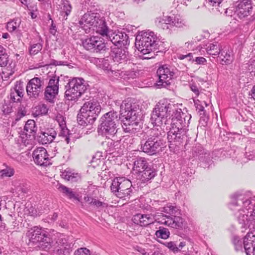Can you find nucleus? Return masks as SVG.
Masks as SVG:
<instances>
[{
  "instance_id": "nucleus-1",
  "label": "nucleus",
  "mask_w": 255,
  "mask_h": 255,
  "mask_svg": "<svg viewBox=\"0 0 255 255\" xmlns=\"http://www.w3.org/2000/svg\"><path fill=\"white\" fill-rule=\"evenodd\" d=\"M191 118L185 115L181 109L166 99L160 100L155 106L151 114L150 121L153 125L160 126L170 124L171 127H186Z\"/></svg>"
},
{
  "instance_id": "nucleus-2",
  "label": "nucleus",
  "mask_w": 255,
  "mask_h": 255,
  "mask_svg": "<svg viewBox=\"0 0 255 255\" xmlns=\"http://www.w3.org/2000/svg\"><path fill=\"white\" fill-rule=\"evenodd\" d=\"M151 129L148 133H145L140 138L141 150L149 155L158 153L164 147L165 141L163 137L165 132L160 126Z\"/></svg>"
},
{
  "instance_id": "nucleus-3",
  "label": "nucleus",
  "mask_w": 255,
  "mask_h": 255,
  "mask_svg": "<svg viewBox=\"0 0 255 255\" xmlns=\"http://www.w3.org/2000/svg\"><path fill=\"white\" fill-rule=\"evenodd\" d=\"M120 115L123 119V128L126 132L133 133L135 132L138 124V119H140L141 111L139 106L131 102V99H127L123 101L120 107Z\"/></svg>"
},
{
  "instance_id": "nucleus-4",
  "label": "nucleus",
  "mask_w": 255,
  "mask_h": 255,
  "mask_svg": "<svg viewBox=\"0 0 255 255\" xmlns=\"http://www.w3.org/2000/svg\"><path fill=\"white\" fill-rule=\"evenodd\" d=\"M99 103L94 100L85 102L77 115V122L82 126L93 125L101 111Z\"/></svg>"
},
{
  "instance_id": "nucleus-5",
  "label": "nucleus",
  "mask_w": 255,
  "mask_h": 255,
  "mask_svg": "<svg viewBox=\"0 0 255 255\" xmlns=\"http://www.w3.org/2000/svg\"><path fill=\"white\" fill-rule=\"evenodd\" d=\"M120 115L114 110L102 116L100 119L101 124L99 132L107 137L114 136L117 132V127L121 119Z\"/></svg>"
},
{
  "instance_id": "nucleus-6",
  "label": "nucleus",
  "mask_w": 255,
  "mask_h": 255,
  "mask_svg": "<svg viewBox=\"0 0 255 255\" xmlns=\"http://www.w3.org/2000/svg\"><path fill=\"white\" fill-rule=\"evenodd\" d=\"M26 235L29 238L28 246L37 250H47L50 249L51 239L41 228L34 227L27 232Z\"/></svg>"
},
{
  "instance_id": "nucleus-7",
  "label": "nucleus",
  "mask_w": 255,
  "mask_h": 255,
  "mask_svg": "<svg viewBox=\"0 0 255 255\" xmlns=\"http://www.w3.org/2000/svg\"><path fill=\"white\" fill-rule=\"evenodd\" d=\"M26 235L29 238L28 246L37 250H47L50 249L51 239L41 228L34 227L27 232Z\"/></svg>"
},
{
  "instance_id": "nucleus-8",
  "label": "nucleus",
  "mask_w": 255,
  "mask_h": 255,
  "mask_svg": "<svg viewBox=\"0 0 255 255\" xmlns=\"http://www.w3.org/2000/svg\"><path fill=\"white\" fill-rule=\"evenodd\" d=\"M159 42V40L153 32H146L136 36L135 45L143 55H146L158 49Z\"/></svg>"
},
{
  "instance_id": "nucleus-9",
  "label": "nucleus",
  "mask_w": 255,
  "mask_h": 255,
  "mask_svg": "<svg viewBox=\"0 0 255 255\" xmlns=\"http://www.w3.org/2000/svg\"><path fill=\"white\" fill-rule=\"evenodd\" d=\"M88 87L82 78L69 79L65 86V97L69 101H76L87 90Z\"/></svg>"
},
{
  "instance_id": "nucleus-10",
  "label": "nucleus",
  "mask_w": 255,
  "mask_h": 255,
  "mask_svg": "<svg viewBox=\"0 0 255 255\" xmlns=\"http://www.w3.org/2000/svg\"><path fill=\"white\" fill-rule=\"evenodd\" d=\"M110 188L112 193L124 200L128 201L133 193L131 181L125 178H114Z\"/></svg>"
},
{
  "instance_id": "nucleus-11",
  "label": "nucleus",
  "mask_w": 255,
  "mask_h": 255,
  "mask_svg": "<svg viewBox=\"0 0 255 255\" xmlns=\"http://www.w3.org/2000/svg\"><path fill=\"white\" fill-rule=\"evenodd\" d=\"M82 44L83 47L90 52L105 54L110 53V47L105 43L104 39L99 36H87L82 39Z\"/></svg>"
},
{
  "instance_id": "nucleus-12",
  "label": "nucleus",
  "mask_w": 255,
  "mask_h": 255,
  "mask_svg": "<svg viewBox=\"0 0 255 255\" xmlns=\"http://www.w3.org/2000/svg\"><path fill=\"white\" fill-rule=\"evenodd\" d=\"M187 130L186 127H182L178 125V127H171L167 132V139L170 144L176 146L182 145L187 141Z\"/></svg>"
},
{
  "instance_id": "nucleus-13",
  "label": "nucleus",
  "mask_w": 255,
  "mask_h": 255,
  "mask_svg": "<svg viewBox=\"0 0 255 255\" xmlns=\"http://www.w3.org/2000/svg\"><path fill=\"white\" fill-rule=\"evenodd\" d=\"M254 9L252 0H238L235 5V14L241 20H246L252 15Z\"/></svg>"
},
{
  "instance_id": "nucleus-14",
  "label": "nucleus",
  "mask_w": 255,
  "mask_h": 255,
  "mask_svg": "<svg viewBox=\"0 0 255 255\" xmlns=\"http://www.w3.org/2000/svg\"><path fill=\"white\" fill-rule=\"evenodd\" d=\"M243 244L247 255H255V231L248 233L243 241L234 246L236 251H242Z\"/></svg>"
},
{
  "instance_id": "nucleus-15",
  "label": "nucleus",
  "mask_w": 255,
  "mask_h": 255,
  "mask_svg": "<svg viewBox=\"0 0 255 255\" xmlns=\"http://www.w3.org/2000/svg\"><path fill=\"white\" fill-rule=\"evenodd\" d=\"M154 220L160 224H163L173 228L180 229L183 227L184 220L179 216H167L163 213L154 215Z\"/></svg>"
},
{
  "instance_id": "nucleus-16",
  "label": "nucleus",
  "mask_w": 255,
  "mask_h": 255,
  "mask_svg": "<svg viewBox=\"0 0 255 255\" xmlns=\"http://www.w3.org/2000/svg\"><path fill=\"white\" fill-rule=\"evenodd\" d=\"M110 54L113 57L114 61L117 64L118 66L120 65V69L118 71H121L122 69H124L125 66L128 62L130 64V60L128 58V52L125 49L119 47H114L110 49Z\"/></svg>"
},
{
  "instance_id": "nucleus-17",
  "label": "nucleus",
  "mask_w": 255,
  "mask_h": 255,
  "mask_svg": "<svg viewBox=\"0 0 255 255\" xmlns=\"http://www.w3.org/2000/svg\"><path fill=\"white\" fill-rule=\"evenodd\" d=\"M171 67L167 64L160 66L157 70L156 73L159 78L157 85L158 87H164L170 85V80L173 78L175 73Z\"/></svg>"
},
{
  "instance_id": "nucleus-18",
  "label": "nucleus",
  "mask_w": 255,
  "mask_h": 255,
  "mask_svg": "<svg viewBox=\"0 0 255 255\" xmlns=\"http://www.w3.org/2000/svg\"><path fill=\"white\" fill-rule=\"evenodd\" d=\"M44 81L38 77H34L29 81L26 89L30 98H36L43 91Z\"/></svg>"
},
{
  "instance_id": "nucleus-19",
  "label": "nucleus",
  "mask_w": 255,
  "mask_h": 255,
  "mask_svg": "<svg viewBox=\"0 0 255 255\" xmlns=\"http://www.w3.org/2000/svg\"><path fill=\"white\" fill-rule=\"evenodd\" d=\"M100 15L99 13H86L82 16L78 23L86 33L90 32V29L96 23V21L99 19Z\"/></svg>"
},
{
  "instance_id": "nucleus-20",
  "label": "nucleus",
  "mask_w": 255,
  "mask_h": 255,
  "mask_svg": "<svg viewBox=\"0 0 255 255\" xmlns=\"http://www.w3.org/2000/svg\"><path fill=\"white\" fill-rule=\"evenodd\" d=\"M59 77L52 76L49 81L48 85L46 87L44 95L46 100L51 102L58 93Z\"/></svg>"
},
{
  "instance_id": "nucleus-21",
  "label": "nucleus",
  "mask_w": 255,
  "mask_h": 255,
  "mask_svg": "<svg viewBox=\"0 0 255 255\" xmlns=\"http://www.w3.org/2000/svg\"><path fill=\"white\" fill-rule=\"evenodd\" d=\"M32 157L35 164L40 166L49 164V157L46 149L43 147L36 148L32 153Z\"/></svg>"
},
{
  "instance_id": "nucleus-22",
  "label": "nucleus",
  "mask_w": 255,
  "mask_h": 255,
  "mask_svg": "<svg viewBox=\"0 0 255 255\" xmlns=\"http://www.w3.org/2000/svg\"><path fill=\"white\" fill-rule=\"evenodd\" d=\"M154 216L152 214H136L132 218V221L136 225L145 227L154 222Z\"/></svg>"
},
{
  "instance_id": "nucleus-23",
  "label": "nucleus",
  "mask_w": 255,
  "mask_h": 255,
  "mask_svg": "<svg viewBox=\"0 0 255 255\" xmlns=\"http://www.w3.org/2000/svg\"><path fill=\"white\" fill-rule=\"evenodd\" d=\"M23 88L22 83H16L15 87L13 89H11L9 94V101L15 105H18L21 103V98L23 96Z\"/></svg>"
},
{
  "instance_id": "nucleus-24",
  "label": "nucleus",
  "mask_w": 255,
  "mask_h": 255,
  "mask_svg": "<svg viewBox=\"0 0 255 255\" xmlns=\"http://www.w3.org/2000/svg\"><path fill=\"white\" fill-rule=\"evenodd\" d=\"M57 133L52 128H47L44 131H41L37 136V140L42 144H46L52 142L55 138Z\"/></svg>"
},
{
  "instance_id": "nucleus-25",
  "label": "nucleus",
  "mask_w": 255,
  "mask_h": 255,
  "mask_svg": "<svg viewBox=\"0 0 255 255\" xmlns=\"http://www.w3.org/2000/svg\"><path fill=\"white\" fill-rule=\"evenodd\" d=\"M239 201H241L243 207L246 209L251 204V201L250 198L242 192H237L232 196V202L231 206H240Z\"/></svg>"
},
{
  "instance_id": "nucleus-26",
  "label": "nucleus",
  "mask_w": 255,
  "mask_h": 255,
  "mask_svg": "<svg viewBox=\"0 0 255 255\" xmlns=\"http://www.w3.org/2000/svg\"><path fill=\"white\" fill-rule=\"evenodd\" d=\"M96 23L94 24L92 27V30L96 31L97 33L100 34L103 36L108 35V33L110 32L109 28L107 26L105 18L103 16L100 15V17L98 20L96 21Z\"/></svg>"
},
{
  "instance_id": "nucleus-27",
  "label": "nucleus",
  "mask_w": 255,
  "mask_h": 255,
  "mask_svg": "<svg viewBox=\"0 0 255 255\" xmlns=\"http://www.w3.org/2000/svg\"><path fill=\"white\" fill-rule=\"evenodd\" d=\"M107 38H109L111 41L115 45L122 44L123 45H127L128 41V36L125 32H118L117 33H108V36H106Z\"/></svg>"
},
{
  "instance_id": "nucleus-28",
  "label": "nucleus",
  "mask_w": 255,
  "mask_h": 255,
  "mask_svg": "<svg viewBox=\"0 0 255 255\" xmlns=\"http://www.w3.org/2000/svg\"><path fill=\"white\" fill-rule=\"evenodd\" d=\"M196 155L198 156L199 160L202 162L201 165L204 168H209L213 163L210 153L205 149L201 148L198 149V152L195 151Z\"/></svg>"
},
{
  "instance_id": "nucleus-29",
  "label": "nucleus",
  "mask_w": 255,
  "mask_h": 255,
  "mask_svg": "<svg viewBox=\"0 0 255 255\" xmlns=\"http://www.w3.org/2000/svg\"><path fill=\"white\" fill-rule=\"evenodd\" d=\"M154 169L149 165L139 173V179L142 183H145L153 178L156 175Z\"/></svg>"
},
{
  "instance_id": "nucleus-30",
  "label": "nucleus",
  "mask_w": 255,
  "mask_h": 255,
  "mask_svg": "<svg viewBox=\"0 0 255 255\" xmlns=\"http://www.w3.org/2000/svg\"><path fill=\"white\" fill-rule=\"evenodd\" d=\"M37 131L35 122L34 120H28L24 127L23 132L26 137L31 138V137L35 138Z\"/></svg>"
},
{
  "instance_id": "nucleus-31",
  "label": "nucleus",
  "mask_w": 255,
  "mask_h": 255,
  "mask_svg": "<svg viewBox=\"0 0 255 255\" xmlns=\"http://www.w3.org/2000/svg\"><path fill=\"white\" fill-rule=\"evenodd\" d=\"M61 176L65 180L71 182H77L81 180L80 174L75 172L73 170L67 168L62 172Z\"/></svg>"
},
{
  "instance_id": "nucleus-32",
  "label": "nucleus",
  "mask_w": 255,
  "mask_h": 255,
  "mask_svg": "<svg viewBox=\"0 0 255 255\" xmlns=\"http://www.w3.org/2000/svg\"><path fill=\"white\" fill-rule=\"evenodd\" d=\"M58 190L62 192L63 195L66 196L69 199H74L75 200L78 201V202H81L80 198L79 197V195L76 194L74 192L72 191V190L70 188L67 187L66 186L60 184L58 187Z\"/></svg>"
},
{
  "instance_id": "nucleus-33",
  "label": "nucleus",
  "mask_w": 255,
  "mask_h": 255,
  "mask_svg": "<svg viewBox=\"0 0 255 255\" xmlns=\"http://www.w3.org/2000/svg\"><path fill=\"white\" fill-rule=\"evenodd\" d=\"M149 165V163L145 158L138 156L135 159L133 162V169L139 173Z\"/></svg>"
},
{
  "instance_id": "nucleus-34",
  "label": "nucleus",
  "mask_w": 255,
  "mask_h": 255,
  "mask_svg": "<svg viewBox=\"0 0 255 255\" xmlns=\"http://www.w3.org/2000/svg\"><path fill=\"white\" fill-rule=\"evenodd\" d=\"M61 14L63 15L64 19L66 20L72 11V5L68 0H61Z\"/></svg>"
},
{
  "instance_id": "nucleus-35",
  "label": "nucleus",
  "mask_w": 255,
  "mask_h": 255,
  "mask_svg": "<svg viewBox=\"0 0 255 255\" xmlns=\"http://www.w3.org/2000/svg\"><path fill=\"white\" fill-rule=\"evenodd\" d=\"M220 55L219 56L221 59V63L223 65H228L232 63L233 60V54L231 51L228 50H221L220 52Z\"/></svg>"
},
{
  "instance_id": "nucleus-36",
  "label": "nucleus",
  "mask_w": 255,
  "mask_h": 255,
  "mask_svg": "<svg viewBox=\"0 0 255 255\" xmlns=\"http://www.w3.org/2000/svg\"><path fill=\"white\" fill-rule=\"evenodd\" d=\"M248 214V209L246 210L240 209L238 210V212L236 214V216L240 224L245 225L248 223L250 220Z\"/></svg>"
},
{
  "instance_id": "nucleus-37",
  "label": "nucleus",
  "mask_w": 255,
  "mask_h": 255,
  "mask_svg": "<svg viewBox=\"0 0 255 255\" xmlns=\"http://www.w3.org/2000/svg\"><path fill=\"white\" fill-rule=\"evenodd\" d=\"M221 50L219 45L217 43L210 44L207 48V53L212 55H219Z\"/></svg>"
},
{
  "instance_id": "nucleus-38",
  "label": "nucleus",
  "mask_w": 255,
  "mask_h": 255,
  "mask_svg": "<svg viewBox=\"0 0 255 255\" xmlns=\"http://www.w3.org/2000/svg\"><path fill=\"white\" fill-rule=\"evenodd\" d=\"M14 174V170L10 166H6V168L0 170V177L1 178L4 177H10Z\"/></svg>"
},
{
  "instance_id": "nucleus-39",
  "label": "nucleus",
  "mask_w": 255,
  "mask_h": 255,
  "mask_svg": "<svg viewBox=\"0 0 255 255\" xmlns=\"http://www.w3.org/2000/svg\"><path fill=\"white\" fill-rule=\"evenodd\" d=\"M16 106V105L12 103L10 101H4V103L2 106V110L5 115H7L13 111V108Z\"/></svg>"
},
{
  "instance_id": "nucleus-40",
  "label": "nucleus",
  "mask_w": 255,
  "mask_h": 255,
  "mask_svg": "<svg viewBox=\"0 0 255 255\" xmlns=\"http://www.w3.org/2000/svg\"><path fill=\"white\" fill-rule=\"evenodd\" d=\"M20 23V22L18 19H14L7 22L6 29L9 32H12L19 26Z\"/></svg>"
},
{
  "instance_id": "nucleus-41",
  "label": "nucleus",
  "mask_w": 255,
  "mask_h": 255,
  "mask_svg": "<svg viewBox=\"0 0 255 255\" xmlns=\"http://www.w3.org/2000/svg\"><path fill=\"white\" fill-rule=\"evenodd\" d=\"M42 44L37 43L30 44L29 48V51L30 55H35L37 54L42 48Z\"/></svg>"
},
{
  "instance_id": "nucleus-42",
  "label": "nucleus",
  "mask_w": 255,
  "mask_h": 255,
  "mask_svg": "<svg viewBox=\"0 0 255 255\" xmlns=\"http://www.w3.org/2000/svg\"><path fill=\"white\" fill-rule=\"evenodd\" d=\"M16 106H17V112L16 115L15 121H19L22 117L25 116L26 113V111L25 110V108L22 105L21 103L19 104L18 105H16Z\"/></svg>"
},
{
  "instance_id": "nucleus-43",
  "label": "nucleus",
  "mask_w": 255,
  "mask_h": 255,
  "mask_svg": "<svg viewBox=\"0 0 255 255\" xmlns=\"http://www.w3.org/2000/svg\"><path fill=\"white\" fill-rule=\"evenodd\" d=\"M170 233L167 229L160 227L159 229L156 231L155 235L161 239H166L169 237Z\"/></svg>"
},
{
  "instance_id": "nucleus-44",
  "label": "nucleus",
  "mask_w": 255,
  "mask_h": 255,
  "mask_svg": "<svg viewBox=\"0 0 255 255\" xmlns=\"http://www.w3.org/2000/svg\"><path fill=\"white\" fill-rule=\"evenodd\" d=\"M121 140H117L115 141L111 139L107 143V145L109 147L110 151L118 149L120 147Z\"/></svg>"
},
{
  "instance_id": "nucleus-45",
  "label": "nucleus",
  "mask_w": 255,
  "mask_h": 255,
  "mask_svg": "<svg viewBox=\"0 0 255 255\" xmlns=\"http://www.w3.org/2000/svg\"><path fill=\"white\" fill-rule=\"evenodd\" d=\"M74 255H91V252L86 248H80L75 251Z\"/></svg>"
},
{
  "instance_id": "nucleus-46",
  "label": "nucleus",
  "mask_w": 255,
  "mask_h": 255,
  "mask_svg": "<svg viewBox=\"0 0 255 255\" xmlns=\"http://www.w3.org/2000/svg\"><path fill=\"white\" fill-rule=\"evenodd\" d=\"M8 62V56L5 52L0 53V66L5 67L7 65Z\"/></svg>"
},
{
  "instance_id": "nucleus-47",
  "label": "nucleus",
  "mask_w": 255,
  "mask_h": 255,
  "mask_svg": "<svg viewBox=\"0 0 255 255\" xmlns=\"http://www.w3.org/2000/svg\"><path fill=\"white\" fill-rule=\"evenodd\" d=\"M39 115H45L48 113V109L45 104H41L37 107V110Z\"/></svg>"
},
{
  "instance_id": "nucleus-48",
  "label": "nucleus",
  "mask_w": 255,
  "mask_h": 255,
  "mask_svg": "<svg viewBox=\"0 0 255 255\" xmlns=\"http://www.w3.org/2000/svg\"><path fill=\"white\" fill-rule=\"evenodd\" d=\"M166 247L174 253L178 252L180 251L176 244L173 242L167 243Z\"/></svg>"
},
{
  "instance_id": "nucleus-49",
  "label": "nucleus",
  "mask_w": 255,
  "mask_h": 255,
  "mask_svg": "<svg viewBox=\"0 0 255 255\" xmlns=\"http://www.w3.org/2000/svg\"><path fill=\"white\" fill-rule=\"evenodd\" d=\"M61 127V130L60 132L59 133V135L60 136H62L63 137H65L68 134H69V130L67 128H65L62 126L61 125H59Z\"/></svg>"
},
{
  "instance_id": "nucleus-50",
  "label": "nucleus",
  "mask_w": 255,
  "mask_h": 255,
  "mask_svg": "<svg viewBox=\"0 0 255 255\" xmlns=\"http://www.w3.org/2000/svg\"><path fill=\"white\" fill-rule=\"evenodd\" d=\"M62 246L63 247V248H61L60 249H58V251H59L60 253H62V252H64L63 250L64 249L65 250H67V252L69 253V251L72 248L73 244H72V243L66 244L65 243H63Z\"/></svg>"
},
{
  "instance_id": "nucleus-51",
  "label": "nucleus",
  "mask_w": 255,
  "mask_h": 255,
  "mask_svg": "<svg viewBox=\"0 0 255 255\" xmlns=\"http://www.w3.org/2000/svg\"><path fill=\"white\" fill-rule=\"evenodd\" d=\"M195 105L196 106V110H198V112L200 113V115H204L205 110L203 106L197 102H195Z\"/></svg>"
},
{
  "instance_id": "nucleus-52",
  "label": "nucleus",
  "mask_w": 255,
  "mask_h": 255,
  "mask_svg": "<svg viewBox=\"0 0 255 255\" xmlns=\"http://www.w3.org/2000/svg\"><path fill=\"white\" fill-rule=\"evenodd\" d=\"M106 204L96 199H94V201L91 205L95 206L97 208L104 207Z\"/></svg>"
},
{
  "instance_id": "nucleus-53",
  "label": "nucleus",
  "mask_w": 255,
  "mask_h": 255,
  "mask_svg": "<svg viewBox=\"0 0 255 255\" xmlns=\"http://www.w3.org/2000/svg\"><path fill=\"white\" fill-rule=\"evenodd\" d=\"M191 90L194 93L196 96H198L200 94V92L198 87L195 84H191L190 85Z\"/></svg>"
},
{
  "instance_id": "nucleus-54",
  "label": "nucleus",
  "mask_w": 255,
  "mask_h": 255,
  "mask_svg": "<svg viewBox=\"0 0 255 255\" xmlns=\"http://www.w3.org/2000/svg\"><path fill=\"white\" fill-rule=\"evenodd\" d=\"M164 21L162 24H170L173 26L174 22V18L171 16H167L165 20H162V21Z\"/></svg>"
},
{
  "instance_id": "nucleus-55",
  "label": "nucleus",
  "mask_w": 255,
  "mask_h": 255,
  "mask_svg": "<svg viewBox=\"0 0 255 255\" xmlns=\"http://www.w3.org/2000/svg\"><path fill=\"white\" fill-rule=\"evenodd\" d=\"M102 63V68L104 70L109 71L110 69H111L108 60L103 59Z\"/></svg>"
},
{
  "instance_id": "nucleus-56",
  "label": "nucleus",
  "mask_w": 255,
  "mask_h": 255,
  "mask_svg": "<svg viewBox=\"0 0 255 255\" xmlns=\"http://www.w3.org/2000/svg\"><path fill=\"white\" fill-rule=\"evenodd\" d=\"M183 23L182 22L181 20H180L178 18L174 17V22L173 24V26H175L177 27H182Z\"/></svg>"
},
{
  "instance_id": "nucleus-57",
  "label": "nucleus",
  "mask_w": 255,
  "mask_h": 255,
  "mask_svg": "<svg viewBox=\"0 0 255 255\" xmlns=\"http://www.w3.org/2000/svg\"><path fill=\"white\" fill-rule=\"evenodd\" d=\"M29 205H28L26 208H27L26 209V211H28V213L31 215V216H34L36 213V210L34 209V208L31 205H30V207L29 208Z\"/></svg>"
},
{
  "instance_id": "nucleus-58",
  "label": "nucleus",
  "mask_w": 255,
  "mask_h": 255,
  "mask_svg": "<svg viewBox=\"0 0 255 255\" xmlns=\"http://www.w3.org/2000/svg\"><path fill=\"white\" fill-rule=\"evenodd\" d=\"M96 156H99V157L102 156L100 152H98L95 156H93L92 159L91 160V162H96L97 164L100 162V159L96 158Z\"/></svg>"
},
{
  "instance_id": "nucleus-59",
  "label": "nucleus",
  "mask_w": 255,
  "mask_h": 255,
  "mask_svg": "<svg viewBox=\"0 0 255 255\" xmlns=\"http://www.w3.org/2000/svg\"><path fill=\"white\" fill-rule=\"evenodd\" d=\"M193 61H194V60H193ZM195 61L198 64H202L206 61V60L203 57H197L196 58Z\"/></svg>"
},
{
  "instance_id": "nucleus-60",
  "label": "nucleus",
  "mask_w": 255,
  "mask_h": 255,
  "mask_svg": "<svg viewBox=\"0 0 255 255\" xmlns=\"http://www.w3.org/2000/svg\"><path fill=\"white\" fill-rule=\"evenodd\" d=\"M57 31L56 25L54 24L53 20L50 27V32L53 35H55Z\"/></svg>"
},
{
  "instance_id": "nucleus-61",
  "label": "nucleus",
  "mask_w": 255,
  "mask_h": 255,
  "mask_svg": "<svg viewBox=\"0 0 255 255\" xmlns=\"http://www.w3.org/2000/svg\"><path fill=\"white\" fill-rule=\"evenodd\" d=\"M250 67V69L252 70V75L255 77V60H253L251 62Z\"/></svg>"
},
{
  "instance_id": "nucleus-62",
  "label": "nucleus",
  "mask_w": 255,
  "mask_h": 255,
  "mask_svg": "<svg viewBox=\"0 0 255 255\" xmlns=\"http://www.w3.org/2000/svg\"><path fill=\"white\" fill-rule=\"evenodd\" d=\"M222 0H209L210 4L213 6H219Z\"/></svg>"
},
{
  "instance_id": "nucleus-63",
  "label": "nucleus",
  "mask_w": 255,
  "mask_h": 255,
  "mask_svg": "<svg viewBox=\"0 0 255 255\" xmlns=\"http://www.w3.org/2000/svg\"><path fill=\"white\" fill-rule=\"evenodd\" d=\"M192 55L191 53H189L187 55H181L179 57V58L180 59H184L185 58H188V60L189 61H191L192 60Z\"/></svg>"
},
{
  "instance_id": "nucleus-64",
  "label": "nucleus",
  "mask_w": 255,
  "mask_h": 255,
  "mask_svg": "<svg viewBox=\"0 0 255 255\" xmlns=\"http://www.w3.org/2000/svg\"><path fill=\"white\" fill-rule=\"evenodd\" d=\"M94 199L95 198H94L92 197H90V196H88L84 197V200L86 202H88L89 203V204H90L91 205H92Z\"/></svg>"
}]
</instances>
